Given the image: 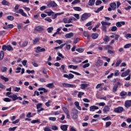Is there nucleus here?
I'll list each match as a JSON object with an SVG mask.
<instances>
[{
    "label": "nucleus",
    "mask_w": 131,
    "mask_h": 131,
    "mask_svg": "<svg viewBox=\"0 0 131 131\" xmlns=\"http://www.w3.org/2000/svg\"><path fill=\"white\" fill-rule=\"evenodd\" d=\"M71 116L73 119H77L78 117V111L75 108H73L72 110Z\"/></svg>",
    "instance_id": "1"
},
{
    "label": "nucleus",
    "mask_w": 131,
    "mask_h": 131,
    "mask_svg": "<svg viewBox=\"0 0 131 131\" xmlns=\"http://www.w3.org/2000/svg\"><path fill=\"white\" fill-rule=\"evenodd\" d=\"M90 17H91V14L90 13H85L81 16V19L82 21H84V20H86V19Z\"/></svg>",
    "instance_id": "2"
},
{
    "label": "nucleus",
    "mask_w": 131,
    "mask_h": 131,
    "mask_svg": "<svg viewBox=\"0 0 131 131\" xmlns=\"http://www.w3.org/2000/svg\"><path fill=\"white\" fill-rule=\"evenodd\" d=\"M124 109L122 106H119L114 109V112L115 113H122Z\"/></svg>",
    "instance_id": "3"
},
{
    "label": "nucleus",
    "mask_w": 131,
    "mask_h": 131,
    "mask_svg": "<svg viewBox=\"0 0 131 131\" xmlns=\"http://www.w3.org/2000/svg\"><path fill=\"white\" fill-rule=\"evenodd\" d=\"M62 86L64 88H76V85L75 84H70V83H62Z\"/></svg>",
    "instance_id": "4"
},
{
    "label": "nucleus",
    "mask_w": 131,
    "mask_h": 131,
    "mask_svg": "<svg viewBox=\"0 0 131 131\" xmlns=\"http://www.w3.org/2000/svg\"><path fill=\"white\" fill-rule=\"evenodd\" d=\"M57 6L58 5L56 4L55 1H52L47 5V7H48V8H55V7H57Z\"/></svg>",
    "instance_id": "5"
},
{
    "label": "nucleus",
    "mask_w": 131,
    "mask_h": 131,
    "mask_svg": "<svg viewBox=\"0 0 131 131\" xmlns=\"http://www.w3.org/2000/svg\"><path fill=\"white\" fill-rule=\"evenodd\" d=\"M46 49L38 46L36 48V53H42V52H46Z\"/></svg>",
    "instance_id": "6"
},
{
    "label": "nucleus",
    "mask_w": 131,
    "mask_h": 131,
    "mask_svg": "<svg viewBox=\"0 0 131 131\" xmlns=\"http://www.w3.org/2000/svg\"><path fill=\"white\" fill-rule=\"evenodd\" d=\"M130 72V70L129 69H127L126 71L123 72L122 74L121 75V77H125L129 74Z\"/></svg>",
    "instance_id": "7"
},
{
    "label": "nucleus",
    "mask_w": 131,
    "mask_h": 131,
    "mask_svg": "<svg viewBox=\"0 0 131 131\" xmlns=\"http://www.w3.org/2000/svg\"><path fill=\"white\" fill-rule=\"evenodd\" d=\"M63 77L65 78H68V79H72L74 77V75H73L72 74H64Z\"/></svg>",
    "instance_id": "8"
},
{
    "label": "nucleus",
    "mask_w": 131,
    "mask_h": 131,
    "mask_svg": "<svg viewBox=\"0 0 131 131\" xmlns=\"http://www.w3.org/2000/svg\"><path fill=\"white\" fill-rule=\"evenodd\" d=\"M109 111H110V106L105 105L103 109V113H107V112H109Z\"/></svg>",
    "instance_id": "9"
},
{
    "label": "nucleus",
    "mask_w": 131,
    "mask_h": 131,
    "mask_svg": "<svg viewBox=\"0 0 131 131\" xmlns=\"http://www.w3.org/2000/svg\"><path fill=\"white\" fill-rule=\"evenodd\" d=\"M99 109V107L96 105H93L90 107V111L91 112H94L95 110H98Z\"/></svg>",
    "instance_id": "10"
},
{
    "label": "nucleus",
    "mask_w": 131,
    "mask_h": 131,
    "mask_svg": "<svg viewBox=\"0 0 131 131\" xmlns=\"http://www.w3.org/2000/svg\"><path fill=\"white\" fill-rule=\"evenodd\" d=\"M43 30V27L41 26H38L35 28V30L36 31H42Z\"/></svg>",
    "instance_id": "11"
},
{
    "label": "nucleus",
    "mask_w": 131,
    "mask_h": 131,
    "mask_svg": "<svg viewBox=\"0 0 131 131\" xmlns=\"http://www.w3.org/2000/svg\"><path fill=\"white\" fill-rule=\"evenodd\" d=\"M124 106L126 108L131 107V100H127L125 102Z\"/></svg>",
    "instance_id": "12"
},
{
    "label": "nucleus",
    "mask_w": 131,
    "mask_h": 131,
    "mask_svg": "<svg viewBox=\"0 0 131 131\" xmlns=\"http://www.w3.org/2000/svg\"><path fill=\"white\" fill-rule=\"evenodd\" d=\"M103 65V60L98 59L96 62L97 67H101Z\"/></svg>",
    "instance_id": "13"
},
{
    "label": "nucleus",
    "mask_w": 131,
    "mask_h": 131,
    "mask_svg": "<svg viewBox=\"0 0 131 131\" xmlns=\"http://www.w3.org/2000/svg\"><path fill=\"white\" fill-rule=\"evenodd\" d=\"M74 35V34H73L72 32H71L66 34L65 37H66V38H71V37H73Z\"/></svg>",
    "instance_id": "14"
},
{
    "label": "nucleus",
    "mask_w": 131,
    "mask_h": 131,
    "mask_svg": "<svg viewBox=\"0 0 131 131\" xmlns=\"http://www.w3.org/2000/svg\"><path fill=\"white\" fill-rule=\"evenodd\" d=\"M125 24V22L124 21H118L116 24V25L117 27H121L122 25H124Z\"/></svg>",
    "instance_id": "15"
},
{
    "label": "nucleus",
    "mask_w": 131,
    "mask_h": 131,
    "mask_svg": "<svg viewBox=\"0 0 131 131\" xmlns=\"http://www.w3.org/2000/svg\"><path fill=\"white\" fill-rule=\"evenodd\" d=\"M119 84H120V83L118 82L116 85H115L113 86V92L114 93H116V92H117V89H118V85H119Z\"/></svg>",
    "instance_id": "16"
},
{
    "label": "nucleus",
    "mask_w": 131,
    "mask_h": 131,
    "mask_svg": "<svg viewBox=\"0 0 131 131\" xmlns=\"http://www.w3.org/2000/svg\"><path fill=\"white\" fill-rule=\"evenodd\" d=\"M8 97L12 99V101H16V100H18V97L16 95V94L10 95L8 96Z\"/></svg>",
    "instance_id": "17"
},
{
    "label": "nucleus",
    "mask_w": 131,
    "mask_h": 131,
    "mask_svg": "<svg viewBox=\"0 0 131 131\" xmlns=\"http://www.w3.org/2000/svg\"><path fill=\"white\" fill-rule=\"evenodd\" d=\"M110 6L111 8H112L113 11H115L116 10V3H111Z\"/></svg>",
    "instance_id": "18"
},
{
    "label": "nucleus",
    "mask_w": 131,
    "mask_h": 131,
    "mask_svg": "<svg viewBox=\"0 0 131 131\" xmlns=\"http://www.w3.org/2000/svg\"><path fill=\"white\" fill-rule=\"evenodd\" d=\"M19 45L22 48H25V47H27V45H28V41H25L22 43L21 42H19Z\"/></svg>",
    "instance_id": "19"
},
{
    "label": "nucleus",
    "mask_w": 131,
    "mask_h": 131,
    "mask_svg": "<svg viewBox=\"0 0 131 131\" xmlns=\"http://www.w3.org/2000/svg\"><path fill=\"white\" fill-rule=\"evenodd\" d=\"M101 24L102 25V26H110V25H111V23H108V22H106V21H102L101 22Z\"/></svg>",
    "instance_id": "20"
},
{
    "label": "nucleus",
    "mask_w": 131,
    "mask_h": 131,
    "mask_svg": "<svg viewBox=\"0 0 131 131\" xmlns=\"http://www.w3.org/2000/svg\"><path fill=\"white\" fill-rule=\"evenodd\" d=\"M60 129L63 131H67L68 129V125H62L60 126Z\"/></svg>",
    "instance_id": "21"
},
{
    "label": "nucleus",
    "mask_w": 131,
    "mask_h": 131,
    "mask_svg": "<svg viewBox=\"0 0 131 131\" xmlns=\"http://www.w3.org/2000/svg\"><path fill=\"white\" fill-rule=\"evenodd\" d=\"M80 85H81L80 89L81 90H84V89H86V88L89 86V85L86 83L81 84Z\"/></svg>",
    "instance_id": "22"
},
{
    "label": "nucleus",
    "mask_w": 131,
    "mask_h": 131,
    "mask_svg": "<svg viewBox=\"0 0 131 131\" xmlns=\"http://www.w3.org/2000/svg\"><path fill=\"white\" fill-rule=\"evenodd\" d=\"M98 36L99 34H98L97 33H93L91 35V37L92 38H93V39H96V38H98Z\"/></svg>",
    "instance_id": "23"
},
{
    "label": "nucleus",
    "mask_w": 131,
    "mask_h": 131,
    "mask_svg": "<svg viewBox=\"0 0 131 131\" xmlns=\"http://www.w3.org/2000/svg\"><path fill=\"white\" fill-rule=\"evenodd\" d=\"M74 104L77 109H78V110L81 111V107L79 106V102H78V101H76L75 102Z\"/></svg>",
    "instance_id": "24"
},
{
    "label": "nucleus",
    "mask_w": 131,
    "mask_h": 131,
    "mask_svg": "<svg viewBox=\"0 0 131 131\" xmlns=\"http://www.w3.org/2000/svg\"><path fill=\"white\" fill-rule=\"evenodd\" d=\"M19 14H21V15H23L24 17L27 16V14L25 12H24L23 9H19Z\"/></svg>",
    "instance_id": "25"
},
{
    "label": "nucleus",
    "mask_w": 131,
    "mask_h": 131,
    "mask_svg": "<svg viewBox=\"0 0 131 131\" xmlns=\"http://www.w3.org/2000/svg\"><path fill=\"white\" fill-rule=\"evenodd\" d=\"M96 0H89L88 5L89 6H94L95 5V3Z\"/></svg>",
    "instance_id": "26"
},
{
    "label": "nucleus",
    "mask_w": 131,
    "mask_h": 131,
    "mask_svg": "<svg viewBox=\"0 0 131 131\" xmlns=\"http://www.w3.org/2000/svg\"><path fill=\"white\" fill-rule=\"evenodd\" d=\"M46 86L49 89H53L54 88V83H48L46 85Z\"/></svg>",
    "instance_id": "27"
},
{
    "label": "nucleus",
    "mask_w": 131,
    "mask_h": 131,
    "mask_svg": "<svg viewBox=\"0 0 131 131\" xmlns=\"http://www.w3.org/2000/svg\"><path fill=\"white\" fill-rule=\"evenodd\" d=\"M0 78L1 79H2L3 80H4V81L5 82H7V81H8L9 80V78H7V77H5V76H3V75H1L0 76Z\"/></svg>",
    "instance_id": "28"
},
{
    "label": "nucleus",
    "mask_w": 131,
    "mask_h": 131,
    "mask_svg": "<svg viewBox=\"0 0 131 131\" xmlns=\"http://www.w3.org/2000/svg\"><path fill=\"white\" fill-rule=\"evenodd\" d=\"M68 68L75 70L77 68H78V66L70 65L68 66Z\"/></svg>",
    "instance_id": "29"
},
{
    "label": "nucleus",
    "mask_w": 131,
    "mask_h": 131,
    "mask_svg": "<svg viewBox=\"0 0 131 131\" xmlns=\"http://www.w3.org/2000/svg\"><path fill=\"white\" fill-rule=\"evenodd\" d=\"M38 91H43V93H48V92H49L48 90L46 89V88H40L38 89Z\"/></svg>",
    "instance_id": "30"
},
{
    "label": "nucleus",
    "mask_w": 131,
    "mask_h": 131,
    "mask_svg": "<svg viewBox=\"0 0 131 131\" xmlns=\"http://www.w3.org/2000/svg\"><path fill=\"white\" fill-rule=\"evenodd\" d=\"M104 9V6H102L100 7H99V8L97 9V10H96L95 12L96 13H99V12H101V11H102V10H103Z\"/></svg>",
    "instance_id": "31"
},
{
    "label": "nucleus",
    "mask_w": 131,
    "mask_h": 131,
    "mask_svg": "<svg viewBox=\"0 0 131 131\" xmlns=\"http://www.w3.org/2000/svg\"><path fill=\"white\" fill-rule=\"evenodd\" d=\"M73 10H74L75 11H77L78 12H80V11H81V8L79 7H74Z\"/></svg>",
    "instance_id": "32"
},
{
    "label": "nucleus",
    "mask_w": 131,
    "mask_h": 131,
    "mask_svg": "<svg viewBox=\"0 0 131 131\" xmlns=\"http://www.w3.org/2000/svg\"><path fill=\"white\" fill-rule=\"evenodd\" d=\"M13 50H14V49L12 48L11 45L7 46V51H8L9 52H11V51H13Z\"/></svg>",
    "instance_id": "33"
},
{
    "label": "nucleus",
    "mask_w": 131,
    "mask_h": 131,
    "mask_svg": "<svg viewBox=\"0 0 131 131\" xmlns=\"http://www.w3.org/2000/svg\"><path fill=\"white\" fill-rule=\"evenodd\" d=\"M1 70L2 72H7V70H8V68H7L6 67H2L1 68Z\"/></svg>",
    "instance_id": "34"
},
{
    "label": "nucleus",
    "mask_w": 131,
    "mask_h": 131,
    "mask_svg": "<svg viewBox=\"0 0 131 131\" xmlns=\"http://www.w3.org/2000/svg\"><path fill=\"white\" fill-rule=\"evenodd\" d=\"M53 30H54V27H49L47 29V31L48 33H51L52 31H53Z\"/></svg>",
    "instance_id": "35"
},
{
    "label": "nucleus",
    "mask_w": 131,
    "mask_h": 131,
    "mask_svg": "<svg viewBox=\"0 0 131 131\" xmlns=\"http://www.w3.org/2000/svg\"><path fill=\"white\" fill-rule=\"evenodd\" d=\"M122 62V60L121 59L118 60L117 62L116 63V67H118L120 64H121V62Z\"/></svg>",
    "instance_id": "36"
},
{
    "label": "nucleus",
    "mask_w": 131,
    "mask_h": 131,
    "mask_svg": "<svg viewBox=\"0 0 131 131\" xmlns=\"http://www.w3.org/2000/svg\"><path fill=\"white\" fill-rule=\"evenodd\" d=\"M76 51L78 52V53H83V51H84V49L83 48H78L76 49Z\"/></svg>",
    "instance_id": "37"
},
{
    "label": "nucleus",
    "mask_w": 131,
    "mask_h": 131,
    "mask_svg": "<svg viewBox=\"0 0 131 131\" xmlns=\"http://www.w3.org/2000/svg\"><path fill=\"white\" fill-rule=\"evenodd\" d=\"M2 3L3 6H8L9 5V2L6 0H3Z\"/></svg>",
    "instance_id": "38"
},
{
    "label": "nucleus",
    "mask_w": 131,
    "mask_h": 131,
    "mask_svg": "<svg viewBox=\"0 0 131 131\" xmlns=\"http://www.w3.org/2000/svg\"><path fill=\"white\" fill-rule=\"evenodd\" d=\"M101 30H103L104 32H107V26H102Z\"/></svg>",
    "instance_id": "39"
},
{
    "label": "nucleus",
    "mask_w": 131,
    "mask_h": 131,
    "mask_svg": "<svg viewBox=\"0 0 131 131\" xmlns=\"http://www.w3.org/2000/svg\"><path fill=\"white\" fill-rule=\"evenodd\" d=\"M4 51H1L0 52V60H3V59H4Z\"/></svg>",
    "instance_id": "40"
},
{
    "label": "nucleus",
    "mask_w": 131,
    "mask_h": 131,
    "mask_svg": "<svg viewBox=\"0 0 131 131\" xmlns=\"http://www.w3.org/2000/svg\"><path fill=\"white\" fill-rule=\"evenodd\" d=\"M103 40L105 42H108L109 41V37H108V36H105L103 38Z\"/></svg>",
    "instance_id": "41"
},
{
    "label": "nucleus",
    "mask_w": 131,
    "mask_h": 131,
    "mask_svg": "<svg viewBox=\"0 0 131 131\" xmlns=\"http://www.w3.org/2000/svg\"><path fill=\"white\" fill-rule=\"evenodd\" d=\"M62 110L66 114H67V113H69V111L66 107H62Z\"/></svg>",
    "instance_id": "42"
},
{
    "label": "nucleus",
    "mask_w": 131,
    "mask_h": 131,
    "mask_svg": "<svg viewBox=\"0 0 131 131\" xmlns=\"http://www.w3.org/2000/svg\"><path fill=\"white\" fill-rule=\"evenodd\" d=\"M46 14H48V16H52L53 14H55V12H54L53 11H51L50 12H46Z\"/></svg>",
    "instance_id": "43"
},
{
    "label": "nucleus",
    "mask_w": 131,
    "mask_h": 131,
    "mask_svg": "<svg viewBox=\"0 0 131 131\" xmlns=\"http://www.w3.org/2000/svg\"><path fill=\"white\" fill-rule=\"evenodd\" d=\"M39 41V38H35V39H34L33 40V44L34 45H36V43H37V42H38Z\"/></svg>",
    "instance_id": "44"
},
{
    "label": "nucleus",
    "mask_w": 131,
    "mask_h": 131,
    "mask_svg": "<svg viewBox=\"0 0 131 131\" xmlns=\"http://www.w3.org/2000/svg\"><path fill=\"white\" fill-rule=\"evenodd\" d=\"M7 19L10 21H13V20H14V17L13 16L9 15L7 17Z\"/></svg>",
    "instance_id": "45"
},
{
    "label": "nucleus",
    "mask_w": 131,
    "mask_h": 131,
    "mask_svg": "<svg viewBox=\"0 0 131 131\" xmlns=\"http://www.w3.org/2000/svg\"><path fill=\"white\" fill-rule=\"evenodd\" d=\"M130 47H131V43H127L124 46V48L128 49L129 48H130Z\"/></svg>",
    "instance_id": "46"
},
{
    "label": "nucleus",
    "mask_w": 131,
    "mask_h": 131,
    "mask_svg": "<svg viewBox=\"0 0 131 131\" xmlns=\"http://www.w3.org/2000/svg\"><path fill=\"white\" fill-rule=\"evenodd\" d=\"M111 122L108 121V122H106L105 123V127H109V126H110V125H111Z\"/></svg>",
    "instance_id": "47"
},
{
    "label": "nucleus",
    "mask_w": 131,
    "mask_h": 131,
    "mask_svg": "<svg viewBox=\"0 0 131 131\" xmlns=\"http://www.w3.org/2000/svg\"><path fill=\"white\" fill-rule=\"evenodd\" d=\"M111 30L113 32L116 31V30H117V27H116V26H113L112 27Z\"/></svg>",
    "instance_id": "48"
},
{
    "label": "nucleus",
    "mask_w": 131,
    "mask_h": 131,
    "mask_svg": "<svg viewBox=\"0 0 131 131\" xmlns=\"http://www.w3.org/2000/svg\"><path fill=\"white\" fill-rule=\"evenodd\" d=\"M83 95H84V93L79 92L78 94V98H81V96H83Z\"/></svg>",
    "instance_id": "49"
},
{
    "label": "nucleus",
    "mask_w": 131,
    "mask_h": 131,
    "mask_svg": "<svg viewBox=\"0 0 131 131\" xmlns=\"http://www.w3.org/2000/svg\"><path fill=\"white\" fill-rule=\"evenodd\" d=\"M79 3H80V1L79 0H75L72 3V4L76 5V4H78Z\"/></svg>",
    "instance_id": "50"
},
{
    "label": "nucleus",
    "mask_w": 131,
    "mask_h": 131,
    "mask_svg": "<svg viewBox=\"0 0 131 131\" xmlns=\"http://www.w3.org/2000/svg\"><path fill=\"white\" fill-rule=\"evenodd\" d=\"M101 4H102V1L100 0H97L95 3L96 6H99V5H101Z\"/></svg>",
    "instance_id": "51"
},
{
    "label": "nucleus",
    "mask_w": 131,
    "mask_h": 131,
    "mask_svg": "<svg viewBox=\"0 0 131 131\" xmlns=\"http://www.w3.org/2000/svg\"><path fill=\"white\" fill-rule=\"evenodd\" d=\"M57 55H58V57H59L60 58H61V59H64V56L59 52H57Z\"/></svg>",
    "instance_id": "52"
},
{
    "label": "nucleus",
    "mask_w": 131,
    "mask_h": 131,
    "mask_svg": "<svg viewBox=\"0 0 131 131\" xmlns=\"http://www.w3.org/2000/svg\"><path fill=\"white\" fill-rule=\"evenodd\" d=\"M102 119L104 121H106V120H110V119H111V117H106L105 118H103Z\"/></svg>",
    "instance_id": "53"
},
{
    "label": "nucleus",
    "mask_w": 131,
    "mask_h": 131,
    "mask_svg": "<svg viewBox=\"0 0 131 131\" xmlns=\"http://www.w3.org/2000/svg\"><path fill=\"white\" fill-rule=\"evenodd\" d=\"M52 129H53V130H58V127L56 125H52Z\"/></svg>",
    "instance_id": "54"
},
{
    "label": "nucleus",
    "mask_w": 131,
    "mask_h": 131,
    "mask_svg": "<svg viewBox=\"0 0 131 131\" xmlns=\"http://www.w3.org/2000/svg\"><path fill=\"white\" fill-rule=\"evenodd\" d=\"M56 117H49V120H50L51 121H56Z\"/></svg>",
    "instance_id": "55"
},
{
    "label": "nucleus",
    "mask_w": 131,
    "mask_h": 131,
    "mask_svg": "<svg viewBox=\"0 0 131 131\" xmlns=\"http://www.w3.org/2000/svg\"><path fill=\"white\" fill-rule=\"evenodd\" d=\"M113 75H114V73H112L108 76H107V78L108 79H110V78H112L113 77Z\"/></svg>",
    "instance_id": "56"
},
{
    "label": "nucleus",
    "mask_w": 131,
    "mask_h": 131,
    "mask_svg": "<svg viewBox=\"0 0 131 131\" xmlns=\"http://www.w3.org/2000/svg\"><path fill=\"white\" fill-rule=\"evenodd\" d=\"M126 92H125L124 91H122L120 93V95L122 96V97H124V96H126Z\"/></svg>",
    "instance_id": "57"
},
{
    "label": "nucleus",
    "mask_w": 131,
    "mask_h": 131,
    "mask_svg": "<svg viewBox=\"0 0 131 131\" xmlns=\"http://www.w3.org/2000/svg\"><path fill=\"white\" fill-rule=\"evenodd\" d=\"M119 75V71L116 70L115 71V76H118Z\"/></svg>",
    "instance_id": "58"
},
{
    "label": "nucleus",
    "mask_w": 131,
    "mask_h": 131,
    "mask_svg": "<svg viewBox=\"0 0 131 131\" xmlns=\"http://www.w3.org/2000/svg\"><path fill=\"white\" fill-rule=\"evenodd\" d=\"M8 46L6 45H3L2 46V50L3 51H7Z\"/></svg>",
    "instance_id": "59"
},
{
    "label": "nucleus",
    "mask_w": 131,
    "mask_h": 131,
    "mask_svg": "<svg viewBox=\"0 0 131 131\" xmlns=\"http://www.w3.org/2000/svg\"><path fill=\"white\" fill-rule=\"evenodd\" d=\"M3 100L4 102H11V100L9 98H5Z\"/></svg>",
    "instance_id": "60"
},
{
    "label": "nucleus",
    "mask_w": 131,
    "mask_h": 131,
    "mask_svg": "<svg viewBox=\"0 0 131 131\" xmlns=\"http://www.w3.org/2000/svg\"><path fill=\"white\" fill-rule=\"evenodd\" d=\"M45 21H47L48 22L51 23L52 22V19L50 18V17H46L45 19Z\"/></svg>",
    "instance_id": "61"
},
{
    "label": "nucleus",
    "mask_w": 131,
    "mask_h": 131,
    "mask_svg": "<svg viewBox=\"0 0 131 131\" xmlns=\"http://www.w3.org/2000/svg\"><path fill=\"white\" fill-rule=\"evenodd\" d=\"M41 106H42V103H38L36 105L37 109H39L41 108Z\"/></svg>",
    "instance_id": "62"
},
{
    "label": "nucleus",
    "mask_w": 131,
    "mask_h": 131,
    "mask_svg": "<svg viewBox=\"0 0 131 131\" xmlns=\"http://www.w3.org/2000/svg\"><path fill=\"white\" fill-rule=\"evenodd\" d=\"M46 9H47V6H43L40 8L41 11H43L44 10H46Z\"/></svg>",
    "instance_id": "63"
},
{
    "label": "nucleus",
    "mask_w": 131,
    "mask_h": 131,
    "mask_svg": "<svg viewBox=\"0 0 131 131\" xmlns=\"http://www.w3.org/2000/svg\"><path fill=\"white\" fill-rule=\"evenodd\" d=\"M16 127H17V126H15L13 127H10V128H9V131H14V130H15V129H16Z\"/></svg>",
    "instance_id": "64"
}]
</instances>
